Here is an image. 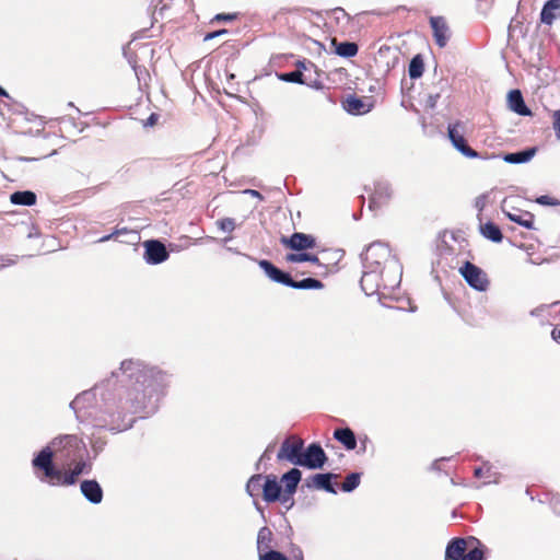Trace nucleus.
<instances>
[{
	"label": "nucleus",
	"mask_w": 560,
	"mask_h": 560,
	"mask_svg": "<svg viewBox=\"0 0 560 560\" xmlns=\"http://www.w3.org/2000/svg\"><path fill=\"white\" fill-rule=\"evenodd\" d=\"M172 375L141 359H126L110 376L78 394L70 402L81 423L112 432L131 428L130 416L156 411Z\"/></svg>",
	"instance_id": "obj_1"
},
{
	"label": "nucleus",
	"mask_w": 560,
	"mask_h": 560,
	"mask_svg": "<svg viewBox=\"0 0 560 560\" xmlns=\"http://www.w3.org/2000/svg\"><path fill=\"white\" fill-rule=\"evenodd\" d=\"M363 268H377L385 270V285L398 288L401 282L402 266L396 256L392 255L389 247L382 242L370 244L362 257Z\"/></svg>",
	"instance_id": "obj_2"
},
{
	"label": "nucleus",
	"mask_w": 560,
	"mask_h": 560,
	"mask_svg": "<svg viewBox=\"0 0 560 560\" xmlns=\"http://www.w3.org/2000/svg\"><path fill=\"white\" fill-rule=\"evenodd\" d=\"M32 465L35 469L43 471V477L39 478L40 481L50 486H71L77 482L79 477L72 469L68 472L57 469L51 460L49 448H42L32 459Z\"/></svg>",
	"instance_id": "obj_3"
},
{
	"label": "nucleus",
	"mask_w": 560,
	"mask_h": 560,
	"mask_svg": "<svg viewBox=\"0 0 560 560\" xmlns=\"http://www.w3.org/2000/svg\"><path fill=\"white\" fill-rule=\"evenodd\" d=\"M44 448H49L51 459L59 455L66 460H77L83 457L84 443L74 434H65L52 439Z\"/></svg>",
	"instance_id": "obj_4"
},
{
	"label": "nucleus",
	"mask_w": 560,
	"mask_h": 560,
	"mask_svg": "<svg viewBox=\"0 0 560 560\" xmlns=\"http://www.w3.org/2000/svg\"><path fill=\"white\" fill-rule=\"evenodd\" d=\"M385 270L377 268H363V273L361 277V288L365 292L366 295H373L376 293H381L382 295H386L385 291L388 293L394 291L396 288H388L385 285Z\"/></svg>",
	"instance_id": "obj_5"
},
{
	"label": "nucleus",
	"mask_w": 560,
	"mask_h": 560,
	"mask_svg": "<svg viewBox=\"0 0 560 560\" xmlns=\"http://www.w3.org/2000/svg\"><path fill=\"white\" fill-rule=\"evenodd\" d=\"M459 272L465 279V281L472 289L483 292L489 287V280L487 273L479 268L478 266L471 264L470 261H466L460 268Z\"/></svg>",
	"instance_id": "obj_6"
},
{
	"label": "nucleus",
	"mask_w": 560,
	"mask_h": 560,
	"mask_svg": "<svg viewBox=\"0 0 560 560\" xmlns=\"http://www.w3.org/2000/svg\"><path fill=\"white\" fill-rule=\"evenodd\" d=\"M303 447H304L303 440L288 438L282 442L280 450L277 454V459L279 462L287 460L290 464L299 466L301 457H302Z\"/></svg>",
	"instance_id": "obj_7"
},
{
	"label": "nucleus",
	"mask_w": 560,
	"mask_h": 560,
	"mask_svg": "<svg viewBox=\"0 0 560 560\" xmlns=\"http://www.w3.org/2000/svg\"><path fill=\"white\" fill-rule=\"evenodd\" d=\"M327 459V455L323 447L318 443H312L302 451V457L299 466L306 467L308 469H320L324 467Z\"/></svg>",
	"instance_id": "obj_8"
},
{
	"label": "nucleus",
	"mask_w": 560,
	"mask_h": 560,
	"mask_svg": "<svg viewBox=\"0 0 560 560\" xmlns=\"http://www.w3.org/2000/svg\"><path fill=\"white\" fill-rule=\"evenodd\" d=\"M143 258L149 265H159L167 260L170 254L165 245L159 240H149L143 243Z\"/></svg>",
	"instance_id": "obj_9"
},
{
	"label": "nucleus",
	"mask_w": 560,
	"mask_h": 560,
	"mask_svg": "<svg viewBox=\"0 0 560 560\" xmlns=\"http://www.w3.org/2000/svg\"><path fill=\"white\" fill-rule=\"evenodd\" d=\"M459 127H460L459 122L454 124V125H448L447 135H448V139L451 140L453 147L466 158H469V159L480 158L479 152L471 149L467 144L466 139L464 138L462 132L458 130Z\"/></svg>",
	"instance_id": "obj_10"
},
{
	"label": "nucleus",
	"mask_w": 560,
	"mask_h": 560,
	"mask_svg": "<svg viewBox=\"0 0 560 560\" xmlns=\"http://www.w3.org/2000/svg\"><path fill=\"white\" fill-rule=\"evenodd\" d=\"M281 243L293 250H304L316 246L314 236L299 232L293 233L290 237H282Z\"/></svg>",
	"instance_id": "obj_11"
},
{
	"label": "nucleus",
	"mask_w": 560,
	"mask_h": 560,
	"mask_svg": "<svg viewBox=\"0 0 560 560\" xmlns=\"http://www.w3.org/2000/svg\"><path fill=\"white\" fill-rule=\"evenodd\" d=\"M281 486L277 481V478L272 475L265 477L262 486V498L266 502H275L281 500L283 503L289 500L285 494L281 497Z\"/></svg>",
	"instance_id": "obj_12"
},
{
	"label": "nucleus",
	"mask_w": 560,
	"mask_h": 560,
	"mask_svg": "<svg viewBox=\"0 0 560 560\" xmlns=\"http://www.w3.org/2000/svg\"><path fill=\"white\" fill-rule=\"evenodd\" d=\"M334 478H337V475L332 472L316 474L306 480L305 486L336 494L337 491L331 482Z\"/></svg>",
	"instance_id": "obj_13"
},
{
	"label": "nucleus",
	"mask_w": 560,
	"mask_h": 560,
	"mask_svg": "<svg viewBox=\"0 0 560 560\" xmlns=\"http://www.w3.org/2000/svg\"><path fill=\"white\" fill-rule=\"evenodd\" d=\"M430 24L436 45L441 48L445 47L450 38V30L445 20L442 16H432Z\"/></svg>",
	"instance_id": "obj_14"
},
{
	"label": "nucleus",
	"mask_w": 560,
	"mask_h": 560,
	"mask_svg": "<svg viewBox=\"0 0 560 560\" xmlns=\"http://www.w3.org/2000/svg\"><path fill=\"white\" fill-rule=\"evenodd\" d=\"M80 490L82 495L92 504H98L103 500V489L94 479L83 480Z\"/></svg>",
	"instance_id": "obj_15"
},
{
	"label": "nucleus",
	"mask_w": 560,
	"mask_h": 560,
	"mask_svg": "<svg viewBox=\"0 0 560 560\" xmlns=\"http://www.w3.org/2000/svg\"><path fill=\"white\" fill-rule=\"evenodd\" d=\"M258 266L265 271L268 278L277 283H281L283 285L289 287V282L291 281V276L288 272H284L277 268L269 260L261 259L258 260Z\"/></svg>",
	"instance_id": "obj_16"
},
{
	"label": "nucleus",
	"mask_w": 560,
	"mask_h": 560,
	"mask_svg": "<svg viewBox=\"0 0 560 560\" xmlns=\"http://www.w3.org/2000/svg\"><path fill=\"white\" fill-rule=\"evenodd\" d=\"M509 107L511 110L521 116H530L532 110L526 106L523 95L518 90H512L508 97Z\"/></svg>",
	"instance_id": "obj_17"
},
{
	"label": "nucleus",
	"mask_w": 560,
	"mask_h": 560,
	"mask_svg": "<svg viewBox=\"0 0 560 560\" xmlns=\"http://www.w3.org/2000/svg\"><path fill=\"white\" fill-rule=\"evenodd\" d=\"M301 478L302 472L298 468H292L282 475L281 481L284 483V494L287 498L290 499L295 493Z\"/></svg>",
	"instance_id": "obj_18"
},
{
	"label": "nucleus",
	"mask_w": 560,
	"mask_h": 560,
	"mask_svg": "<svg viewBox=\"0 0 560 560\" xmlns=\"http://www.w3.org/2000/svg\"><path fill=\"white\" fill-rule=\"evenodd\" d=\"M503 213L509 218L510 221L515 222L528 230L534 229L533 213L522 210L509 211L505 208H503Z\"/></svg>",
	"instance_id": "obj_19"
},
{
	"label": "nucleus",
	"mask_w": 560,
	"mask_h": 560,
	"mask_svg": "<svg viewBox=\"0 0 560 560\" xmlns=\"http://www.w3.org/2000/svg\"><path fill=\"white\" fill-rule=\"evenodd\" d=\"M466 541L463 538L452 539L445 550V560H464Z\"/></svg>",
	"instance_id": "obj_20"
},
{
	"label": "nucleus",
	"mask_w": 560,
	"mask_h": 560,
	"mask_svg": "<svg viewBox=\"0 0 560 560\" xmlns=\"http://www.w3.org/2000/svg\"><path fill=\"white\" fill-rule=\"evenodd\" d=\"M537 153V148H528L523 151L505 153L502 160L509 164H523L529 162Z\"/></svg>",
	"instance_id": "obj_21"
},
{
	"label": "nucleus",
	"mask_w": 560,
	"mask_h": 560,
	"mask_svg": "<svg viewBox=\"0 0 560 560\" xmlns=\"http://www.w3.org/2000/svg\"><path fill=\"white\" fill-rule=\"evenodd\" d=\"M392 196V189L386 183H377L374 192L370 199L369 208L372 210L376 206H381Z\"/></svg>",
	"instance_id": "obj_22"
},
{
	"label": "nucleus",
	"mask_w": 560,
	"mask_h": 560,
	"mask_svg": "<svg viewBox=\"0 0 560 560\" xmlns=\"http://www.w3.org/2000/svg\"><path fill=\"white\" fill-rule=\"evenodd\" d=\"M558 16H560V0H548L540 12L541 22L551 25Z\"/></svg>",
	"instance_id": "obj_23"
},
{
	"label": "nucleus",
	"mask_w": 560,
	"mask_h": 560,
	"mask_svg": "<svg viewBox=\"0 0 560 560\" xmlns=\"http://www.w3.org/2000/svg\"><path fill=\"white\" fill-rule=\"evenodd\" d=\"M334 438L349 451L354 450L357 446L355 435L349 428L336 429Z\"/></svg>",
	"instance_id": "obj_24"
},
{
	"label": "nucleus",
	"mask_w": 560,
	"mask_h": 560,
	"mask_svg": "<svg viewBox=\"0 0 560 560\" xmlns=\"http://www.w3.org/2000/svg\"><path fill=\"white\" fill-rule=\"evenodd\" d=\"M36 199V194L31 190L15 191L10 196L11 202L20 206H33Z\"/></svg>",
	"instance_id": "obj_25"
},
{
	"label": "nucleus",
	"mask_w": 560,
	"mask_h": 560,
	"mask_svg": "<svg viewBox=\"0 0 560 560\" xmlns=\"http://www.w3.org/2000/svg\"><path fill=\"white\" fill-rule=\"evenodd\" d=\"M271 542L272 532L267 526L261 527L257 535V549L259 555L271 550Z\"/></svg>",
	"instance_id": "obj_26"
},
{
	"label": "nucleus",
	"mask_w": 560,
	"mask_h": 560,
	"mask_svg": "<svg viewBox=\"0 0 560 560\" xmlns=\"http://www.w3.org/2000/svg\"><path fill=\"white\" fill-rule=\"evenodd\" d=\"M345 108L352 115L365 114L370 110V107L364 102L355 96H349L345 103Z\"/></svg>",
	"instance_id": "obj_27"
},
{
	"label": "nucleus",
	"mask_w": 560,
	"mask_h": 560,
	"mask_svg": "<svg viewBox=\"0 0 560 560\" xmlns=\"http://www.w3.org/2000/svg\"><path fill=\"white\" fill-rule=\"evenodd\" d=\"M323 287V282L315 278H305L300 281H295L291 278V281L289 282V288L298 290L322 289Z\"/></svg>",
	"instance_id": "obj_28"
},
{
	"label": "nucleus",
	"mask_w": 560,
	"mask_h": 560,
	"mask_svg": "<svg viewBox=\"0 0 560 560\" xmlns=\"http://www.w3.org/2000/svg\"><path fill=\"white\" fill-rule=\"evenodd\" d=\"M262 479H265V477L260 474L253 475L248 479L246 483V492L249 497L257 498L260 494V492H262Z\"/></svg>",
	"instance_id": "obj_29"
},
{
	"label": "nucleus",
	"mask_w": 560,
	"mask_h": 560,
	"mask_svg": "<svg viewBox=\"0 0 560 560\" xmlns=\"http://www.w3.org/2000/svg\"><path fill=\"white\" fill-rule=\"evenodd\" d=\"M481 234L494 243H500L503 238L500 228L492 222H487L481 226Z\"/></svg>",
	"instance_id": "obj_30"
},
{
	"label": "nucleus",
	"mask_w": 560,
	"mask_h": 560,
	"mask_svg": "<svg viewBox=\"0 0 560 560\" xmlns=\"http://www.w3.org/2000/svg\"><path fill=\"white\" fill-rule=\"evenodd\" d=\"M120 235H128V236H130V240L128 241L130 243H132V242H135L136 240L139 238L138 233L136 231L128 230L127 228H121V229H116L110 234L102 236L98 240V242L100 243H105V242H108V241H110L113 238L117 240Z\"/></svg>",
	"instance_id": "obj_31"
},
{
	"label": "nucleus",
	"mask_w": 560,
	"mask_h": 560,
	"mask_svg": "<svg viewBox=\"0 0 560 560\" xmlns=\"http://www.w3.org/2000/svg\"><path fill=\"white\" fill-rule=\"evenodd\" d=\"M359 47L352 42H341L336 47V52L340 57L351 58L358 54Z\"/></svg>",
	"instance_id": "obj_32"
},
{
	"label": "nucleus",
	"mask_w": 560,
	"mask_h": 560,
	"mask_svg": "<svg viewBox=\"0 0 560 560\" xmlns=\"http://www.w3.org/2000/svg\"><path fill=\"white\" fill-rule=\"evenodd\" d=\"M285 260L288 262H303L308 261L315 265H319V259L316 255L308 253H291L285 256Z\"/></svg>",
	"instance_id": "obj_33"
},
{
	"label": "nucleus",
	"mask_w": 560,
	"mask_h": 560,
	"mask_svg": "<svg viewBox=\"0 0 560 560\" xmlns=\"http://www.w3.org/2000/svg\"><path fill=\"white\" fill-rule=\"evenodd\" d=\"M423 71H424L423 60L419 55H417L411 59V61L409 63V68H408L409 77L411 79H418L422 75Z\"/></svg>",
	"instance_id": "obj_34"
},
{
	"label": "nucleus",
	"mask_w": 560,
	"mask_h": 560,
	"mask_svg": "<svg viewBox=\"0 0 560 560\" xmlns=\"http://www.w3.org/2000/svg\"><path fill=\"white\" fill-rule=\"evenodd\" d=\"M361 475L359 472L349 474L341 485L343 492H351L357 489L360 485Z\"/></svg>",
	"instance_id": "obj_35"
},
{
	"label": "nucleus",
	"mask_w": 560,
	"mask_h": 560,
	"mask_svg": "<svg viewBox=\"0 0 560 560\" xmlns=\"http://www.w3.org/2000/svg\"><path fill=\"white\" fill-rule=\"evenodd\" d=\"M280 79L285 82H292V83H299V84L305 83L304 75H303V72L301 71V69L291 71V72H287V73H282L280 75Z\"/></svg>",
	"instance_id": "obj_36"
},
{
	"label": "nucleus",
	"mask_w": 560,
	"mask_h": 560,
	"mask_svg": "<svg viewBox=\"0 0 560 560\" xmlns=\"http://www.w3.org/2000/svg\"><path fill=\"white\" fill-rule=\"evenodd\" d=\"M478 546L465 551L464 560H483V546L479 540L474 539Z\"/></svg>",
	"instance_id": "obj_37"
},
{
	"label": "nucleus",
	"mask_w": 560,
	"mask_h": 560,
	"mask_svg": "<svg viewBox=\"0 0 560 560\" xmlns=\"http://www.w3.org/2000/svg\"><path fill=\"white\" fill-rule=\"evenodd\" d=\"M215 224L220 231L225 233H232L236 228V223L233 218L220 219L215 222Z\"/></svg>",
	"instance_id": "obj_38"
},
{
	"label": "nucleus",
	"mask_w": 560,
	"mask_h": 560,
	"mask_svg": "<svg viewBox=\"0 0 560 560\" xmlns=\"http://www.w3.org/2000/svg\"><path fill=\"white\" fill-rule=\"evenodd\" d=\"M259 560H288V558L277 550H268L259 555Z\"/></svg>",
	"instance_id": "obj_39"
},
{
	"label": "nucleus",
	"mask_w": 560,
	"mask_h": 560,
	"mask_svg": "<svg viewBox=\"0 0 560 560\" xmlns=\"http://www.w3.org/2000/svg\"><path fill=\"white\" fill-rule=\"evenodd\" d=\"M551 118L556 138L560 140V109L553 110L551 114Z\"/></svg>",
	"instance_id": "obj_40"
},
{
	"label": "nucleus",
	"mask_w": 560,
	"mask_h": 560,
	"mask_svg": "<svg viewBox=\"0 0 560 560\" xmlns=\"http://www.w3.org/2000/svg\"><path fill=\"white\" fill-rule=\"evenodd\" d=\"M490 470H491V465L486 462L483 464V467H477L475 468L474 470V475L476 478H483V477H490Z\"/></svg>",
	"instance_id": "obj_41"
},
{
	"label": "nucleus",
	"mask_w": 560,
	"mask_h": 560,
	"mask_svg": "<svg viewBox=\"0 0 560 560\" xmlns=\"http://www.w3.org/2000/svg\"><path fill=\"white\" fill-rule=\"evenodd\" d=\"M536 202L541 206H558V205H560V201H558L557 199H555L548 195H542V196L538 197L536 199Z\"/></svg>",
	"instance_id": "obj_42"
},
{
	"label": "nucleus",
	"mask_w": 560,
	"mask_h": 560,
	"mask_svg": "<svg viewBox=\"0 0 560 560\" xmlns=\"http://www.w3.org/2000/svg\"><path fill=\"white\" fill-rule=\"evenodd\" d=\"M273 447H275V444H269V445L267 446V448L265 450V452L261 454V456H260V457H259V459H258V463H257V465H256V469H257V470H259V465H260L261 463H265V462L270 460V458H271V452H272Z\"/></svg>",
	"instance_id": "obj_43"
},
{
	"label": "nucleus",
	"mask_w": 560,
	"mask_h": 560,
	"mask_svg": "<svg viewBox=\"0 0 560 560\" xmlns=\"http://www.w3.org/2000/svg\"><path fill=\"white\" fill-rule=\"evenodd\" d=\"M15 262L16 257H11L9 255H0V269L3 267L14 265Z\"/></svg>",
	"instance_id": "obj_44"
},
{
	"label": "nucleus",
	"mask_w": 560,
	"mask_h": 560,
	"mask_svg": "<svg viewBox=\"0 0 560 560\" xmlns=\"http://www.w3.org/2000/svg\"><path fill=\"white\" fill-rule=\"evenodd\" d=\"M236 19V14L234 13H219L214 16V21H223V22H230Z\"/></svg>",
	"instance_id": "obj_45"
},
{
	"label": "nucleus",
	"mask_w": 560,
	"mask_h": 560,
	"mask_svg": "<svg viewBox=\"0 0 560 560\" xmlns=\"http://www.w3.org/2000/svg\"><path fill=\"white\" fill-rule=\"evenodd\" d=\"M80 460L74 465V467L72 468V470H74L77 472V475H81L83 472H88L85 469L88 467L86 463L83 460V457L82 458H79Z\"/></svg>",
	"instance_id": "obj_46"
},
{
	"label": "nucleus",
	"mask_w": 560,
	"mask_h": 560,
	"mask_svg": "<svg viewBox=\"0 0 560 560\" xmlns=\"http://www.w3.org/2000/svg\"><path fill=\"white\" fill-rule=\"evenodd\" d=\"M486 201H487V195H480L475 200V207L479 211H481L485 208V206H486Z\"/></svg>",
	"instance_id": "obj_47"
},
{
	"label": "nucleus",
	"mask_w": 560,
	"mask_h": 560,
	"mask_svg": "<svg viewBox=\"0 0 560 560\" xmlns=\"http://www.w3.org/2000/svg\"><path fill=\"white\" fill-rule=\"evenodd\" d=\"M228 33V30H219V31H214V32H211V33H208L206 34L203 40L207 42V40H210V39H213L218 36H221L223 34H226Z\"/></svg>",
	"instance_id": "obj_48"
},
{
	"label": "nucleus",
	"mask_w": 560,
	"mask_h": 560,
	"mask_svg": "<svg viewBox=\"0 0 560 560\" xmlns=\"http://www.w3.org/2000/svg\"><path fill=\"white\" fill-rule=\"evenodd\" d=\"M243 192L246 194V195H249L252 197L258 198L260 200L262 199V196H261V194L258 190L245 189Z\"/></svg>",
	"instance_id": "obj_49"
},
{
	"label": "nucleus",
	"mask_w": 560,
	"mask_h": 560,
	"mask_svg": "<svg viewBox=\"0 0 560 560\" xmlns=\"http://www.w3.org/2000/svg\"><path fill=\"white\" fill-rule=\"evenodd\" d=\"M439 97H440L439 94L430 95L429 96L428 103H429L430 107L433 108L436 105V102H438Z\"/></svg>",
	"instance_id": "obj_50"
},
{
	"label": "nucleus",
	"mask_w": 560,
	"mask_h": 560,
	"mask_svg": "<svg viewBox=\"0 0 560 560\" xmlns=\"http://www.w3.org/2000/svg\"><path fill=\"white\" fill-rule=\"evenodd\" d=\"M551 337H552L553 340L560 342V329L555 328L551 331Z\"/></svg>",
	"instance_id": "obj_51"
},
{
	"label": "nucleus",
	"mask_w": 560,
	"mask_h": 560,
	"mask_svg": "<svg viewBox=\"0 0 560 560\" xmlns=\"http://www.w3.org/2000/svg\"><path fill=\"white\" fill-rule=\"evenodd\" d=\"M158 119V116L155 114H151V116L147 120V126H153Z\"/></svg>",
	"instance_id": "obj_52"
},
{
	"label": "nucleus",
	"mask_w": 560,
	"mask_h": 560,
	"mask_svg": "<svg viewBox=\"0 0 560 560\" xmlns=\"http://www.w3.org/2000/svg\"><path fill=\"white\" fill-rule=\"evenodd\" d=\"M103 444H104L103 442H98V441H94V442H92V446H93V448H94V450H97V451H98V450H102Z\"/></svg>",
	"instance_id": "obj_53"
},
{
	"label": "nucleus",
	"mask_w": 560,
	"mask_h": 560,
	"mask_svg": "<svg viewBox=\"0 0 560 560\" xmlns=\"http://www.w3.org/2000/svg\"><path fill=\"white\" fill-rule=\"evenodd\" d=\"M0 96L9 97L8 92L0 86Z\"/></svg>",
	"instance_id": "obj_54"
},
{
	"label": "nucleus",
	"mask_w": 560,
	"mask_h": 560,
	"mask_svg": "<svg viewBox=\"0 0 560 560\" xmlns=\"http://www.w3.org/2000/svg\"><path fill=\"white\" fill-rule=\"evenodd\" d=\"M231 240H232V236H229V237L223 238L222 242L225 244V243L230 242Z\"/></svg>",
	"instance_id": "obj_55"
},
{
	"label": "nucleus",
	"mask_w": 560,
	"mask_h": 560,
	"mask_svg": "<svg viewBox=\"0 0 560 560\" xmlns=\"http://www.w3.org/2000/svg\"><path fill=\"white\" fill-rule=\"evenodd\" d=\"M228 250H230V252H232V253H235V254H240L236 249L231 248V247H228Z\"/></svg>",
	"instance_id": "obj_56"
},
{
	"label": "nucleus",
	"mask_w": 560,
	"mask_h": 560,
	"mask_svg": "<svg viewBox=\"0 0 560 560\" xmlns=\"http://www.w3.org/2000/svg\"><path fill=\"white\" fill-rule=\"evenodd\" d=\"M298 67H299V69H300V68L305 69V65H304V62H299Z\"/></svg>",
	"instance_id": "obj_57"
},
{
	"label": "nucleus",
	"mask_w": 560,
	"mask_h": 560,
	"mask_svg": "<svg viewBox=\"0 0 560 560\" xmlns=\"http://www.w3.org/2000/svg\"><path fill=\"white\" fill-rule=\"evenodd\" d=\"M336 11L342 13V14H346L345 10L343 9H337Z\"/></svg>",
	"instance_id": "obj_58"
},
{
	"label": "nucleus",
	"mask_w": 560,
	"mask_h": 560,
	"mask_svg": "<svg viewBox=\"0 0 560 560\" xmlns=\"http://www.w3.org/2000/svg\"><path fill=\"white\" fill-rule=\"evenodd\" d=\"M432 468H433V469H435V468H436V463H433Z\"/></svg>",
	"instance_id": "obj_59"
}]
</instances>
